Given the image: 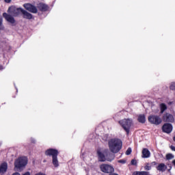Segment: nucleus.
Instances as JSON below:
<instances>
[{"mask_svg":"<svg viewBox=\"0 0 175 175\" xmlns=\"http://www.w3.org/2000/svg\"><path fill=\"white\" fill-rule=\"evenodd\" d=\"M108 146L111 152L117 154L122 148V142L119 139H111L108 142Z\"/></svg>","mask_w":175,"mask_h":175,"instance_id":"nucleus-1","label":"nucleus"},{"mask_svg":"<svg viewBox=\"0 0 175 175\" xmlns=\"http://www.w3.org/2000/svg\"><path fill=\"white\" fill-rule=\"evenodd\" d=\"M28 163V159L25 157L18 158L14 162V170L21 172L25 166Z\"/></svg>","mask_w":175,"mask_h":175,"instance_id":"nucleus-2","label":"nucleus"},{"mask_svg":"<svg viewBox=\"0 0 175 175\" xmlns=\"http://www.w3.org/2000/svg\"><path fill=\"white\" fill-rule=\"evenodd\" d=\"M119 124L122 128L126 132L127 135H129V132L131 131V128L132 125H133V121L132 119H122L119 121Z\"/></svg>","mask_w":175,"mask_h":175,"instance_id":"nucleus-3","label":"nucleus"},{"mask_svg":"<svg viewBox=\"0 0 175 175\" xmlns=\"http://www.w3.org/2000/svg\"><path fill=\"white\" fill-rule=\"evenodd\" d=\"M148 121L150 124H154V125H159L161 124L162 119L158 116L151 115L148 117Z\"/></svg>","mask_w":175,"mask_h":175,"instance_id":"nucleus-4","label":"nucleus"},{"mask_svg":"<svg viewBox=\"0 0 175 175\" xmlns=\"http://www.w3.org/2000/svg\"><path fill=\"white\" fill-rule=\"evenodd\" d=\"M100 169L103 173H113L114 172V167L109 164L100 165Z\"/></svg>","mask_w":175,"mask_h":175,"instance_id":"nucleus-5","label":"nucleus"},{"mask_svg":"<svg viewBox=\"0 0 175 175\" xmlns=\"http://www.w3.org/2000/svg\"><path fill=\"white\" fill-rule=\"evenodd\" d=\"M20 12L23 13V8H16L15 7H10L8 9V13L14 17H17Z\"/></svg>","mask_w":175,"mask_h":175,"instance_id":"nucleus-6","label":"nucleus"},{"mask_svg":"<svg viewBox=\"0 0 175 175\" xmlns=\"http://www.w3.org/2000/svg\"><path fill=\"white\" fill-rule=\"evenodd\" d=\"M45 155L48 157H52V158L58 157V150L53 148L47 149L45 151Z\"/></svg>","mask_w":175,"mask_h":175,"instance_id":"nucleus-7","label":"nucleus"},{"mask_svg":"<svg viewBox=\"0 0 175 175\" xmlns=\"http://www.w3.org/2000/svg\"><path fill=\"white\" fill-rule=\"evenodd\" d=\"M162 131L164 133H171L173 131V126L170 123H165L162 126Z\"/></svg>","mask_w":175,"mask_h":175,"instance_id":"nucleus-8","label":"nucleus"},{"mask_svg":"<svg viewBox=\"0 0 175 175\" xmlns=\"http://www.w3.org/2000/svg\"><path fill=\"white\" fill-rule=\"evenodd\" d=\"M24 8L26 9V10H28V12H30L31 13H38V9L34 5L27 3L24 4Z\"/></svg>","mask_w":175,"mask_h":175,"instance_id":"nucleus-9","label":"nucleus"},{"mask_svg":"<svg viewBox=\"0 0 175 175\" xmlns=\"http://www.w3.org/2000/svg\"><path fill=\"white\" fill-rule=\"evenodd\" d=\"M163 120L165 122H174V117L170 113H166L163 116Z\"/></svg>","mask_w":175,"mask_h":175,"instance_id":"nucleus-10","label":"nucleus"},{"mask_svg":"<svg viewBox=\"0 0 175 175\" xmlns=\"http://www.w3.org/2000/svg\"><path fill=\"white\" fill-rule=\"evenodd\" d=\"M3 17H4V18H5V20L8 21V23H10L11 24H14V23H16L14 18H13L12 15H9L7 13H3Z\"/></svg>","mask_w":175,"mask_h":175,"instance_id":"nucleus-11","label":"nucleus"},{"mask_svg":"<svg viewBox=\"0 0 175 175\" xmlns=\"http://www.w3.org/2000/svg\"><path fill=\"white\" fill-rule=\"evenodd\" d=\"M8 170V163H3L0 165V173L5 174Z\"/></svg>","mask_w":175,"mask_h":175,"instance_id":"nucleus-12","label":"nucleus"},{"mask_svg":"<svg viewBox=\"0 0 175 175\" xmlns=\"http://www.w3.org/2000/svg\"><path fill=\"white\" fill-rule=\"evenodd\" d=\"M38 8L39 10H41V12H47V10H49V6L44 3H39L38 5Z\"/></svg>","mask_w":175,"mask_h":175,"instance_id":"nucleus-13","label":"nucleus"},{"mask_svg":"<svg viewBox=\"0 0 175 175\" xmlns=\"http://www.w3.org/2000/svg\"><path fill=\"white\" fill-rule=\"evenodd\" d=\"M150 155H151L150 150L147 148H144L142 150V158H150Z\"/></svg>","mask_w":175,"mask_h":175,"instance_id":"nucleus-14","label":"nucleus"},{"mask_svg":"<svg viewBox=\"0 0 175 175\" xmlns=\"http://www.w3.org/2000/svg\"><path fill=\"white\" fill-rule=\"evenodd\" d=\"M167 169V167L165 163H160L159 165L157 167V170H159V172H165Z\"/></svg>","mask_w":175,"mask_h":175,"instance_id":"nucleus-15","label":"nucleus"},{"mask_svg":"<svg viewBox=\"0 0 175 175\" xmlns=\"http://www.w3.org/2000/svg\"><path fill=\"white\" fill-rule=\"evenodd\" d=\"M22 13L23 14L24 18H27L28 20H31V18H32V14H31L29 12L22 10Z\"/></svg>","mask_w":175,"mask_h":175,"instance_id":"nucleus-16","label":"nucleus"},{"mask_svg":"<svg viewBox=\"0 0 175 175\" xmlns=\"http://www.w3.org/2000/svg\"><path fill=\"white\" fill-rule=\"evenodd\" d=\"M52 163L55 166V167H58V166H59V164L58 163V156L52 157Z\"/></svg>","mask_w":175,"mask_h":175,"instance_id":"nucleus-17","label":"nucleus"},{"mask_svg":"<svg viewBox=\"0 0 175 175\" xmlns=\"http://www.w3.org/2000/svg\"><path fill=\"white\" fill-rule=\"evenodd\" d=\"M97 153L100 161H101L102 162H105V161H106V157H105V154H103V153H102L100 150H98Z\"/></svg>","mask_w":175,"mask_h":175,"instance_id":"nucleus-18","label":"nucleus"},{"mask_svg":"<svg viewBox=\"0 0 175 175\" xmlns=\"http://www.w3.org/2000/svg\"><path fill=\"white\" fill-rule=\"evenodd\" d=\"M138 121L142 124H144V122H146V116H144V115H139L138 117Z\"/></svg>","mask_w":175,"mask_h":175,"instance_id":"nucleus-19","label":"nucleus"},{"mask_svg":"<svg viewBox=\"0 0 175 175\" xmlns=\"http://www.w3.org/2000/svg\"><path fill=\"white\" fill-rule=\"evenodd\" d=\"M161 113H163L165 110L167 109V107L164 103L160 105Z\"/></svg>","mask_w":175,"mask_h":175,"instance_id":"nucleus-20","label":"nucleus"},{"mask_svg":"<svg viewBox=\"0 0 175 175\" xmlns=\"http://www.w3.org/2000/svg\"><path fill=\"white\" fill-rule=\"evenodd\" d=\"M166 158L167 159H173V158H174V156L172 154H167L166 155Z\"/></svg>","mask_w":175,"mask_h":175,"instance_id":"nucleus-21","label":"nucleus"},{"mask_svg":"<svg viewBox=\"0 0 175 175\" xmlns=\"http://www.w3.org/2000/svg\"><path fill=\"white\" fill-rule=\"evenodd\" d=\"M131 152H132V148H129L126 151V155H131Z\"/></svg>","mask_w":175,"mask_h":175,"instance_id":"nucleus-22","label":"nucleus"},{"mask_svg":"<svg viewBox=\"0 0 175 175\" xmlns=\"http://www.w3.org/2000/svg\"><path fill=\"white\" fill-rule=\"evenodd\" d=\"M145 170H151V165H150V163H148V165H146L144 167Z\"/></svg>","mask_w":175,"mask_h":175,"instance_id":"nucleus-23","label":"nucleus"},{"mask_svg":"<svg viewBox=\"0 0 175 175\" xmlns=\"http://www.w3.org/2000/svg\"><path fill=\"white\" fill-rule=\"evenodd\" d=\"M170 90H175V82H173L170 85Z\"/></svg>","mask_w":175,"mask_h":175,"instance_id":"nucleus-24","label":"nucleus"},{"mask_svg":"<svg viewBox=\"0 0 175 175\" xmlns=\"http://www.w3.org/2000/svg\"><path fill=\"white\" fill-rule=\"evenodd\" d=\"M139 175H148V172H139Z\"/></svg>","mask_w":175,"mask_h":175,"instance_id":"nucleus-25","label":"nucleus"},{"mask_svg":"<svg viewBox=\"0 0 175 175\" xmlns=\"http://www.w3.org/2000/svg\"><path fill=\"white\" fill-rule=\"evenodd\" d=\"M0 29H2V16H0Z\"/></svg>","mask_w":175,"mask_h":175,"instance_id":"nucleus-26","label":"nucleus"},{"mask_svg":"<svg viewBox=\"0 0 175 175\" xmlns=\"http://www.w3.org/2000/svg\"><path fill=\"white\" fill-rule=\"evenodd\" d=\"M136 163H137L136 160L133 159V160L131 161V165H136Z\"/></svg>","mask_w":175,"mask_h":175,"instance_id":"nucleus-27","label":"nucleus"},{"mask_svg":"<svg viewBox=\"0 0 175 175\" xmlns=\"http://www.w3.org/2000/svg\"><path fill=\"white\" fill-rule=\"evenodd\" d=\"M120 163H125L126 161L125 160H119Z\"/></svg>","mask_w":175,"mask_h":175,"instance_id":"nucleus-28","label":"nucleus"},{"mask_svg":"<svg viewBox=\"0 0 175 175\" xmlns=\"http://www.w3.org/2000/svg\"><path fill=\"white\" fill-rule=\"evenodd\" d=\"M170 148L172 151H175V147L174 146H171Z\"/></svg>","mask_w":175,"mask_h":175,"instance_id":"nucleus-29","label":"nucleus"},{"mask_svg":"<svg viewBox=\"0 0 175 175\" xmlns=\"http://www.w3.org/2000/svg\"><path fill=\"white\" fill-rule=\"evenodd\" d=\"M140 172H134L133 175H140Z\"/></svg>","mask_w":175,"mask_h":175,"instance_id":"nucleus-30","label":"nucleus"},{"mask_svg":"<svg viewBox=\"0 0 175 175\" xmlns=\"http://www.w3.org/2000/svg\"><path fill=\"white\" fill-rule=\"evenodd\" d=\"M6 3H10L12 2V0H4Z\"/></svg>","mask_w":175,"mask_h":175,"instance_id":"nucleus-31","label":"nucleus"},{"mask_svg":"<svg viewBox=\"0 0 175 175\" xmlns=\"http://www.w3.org/2000/svg\"><path fill=\"white\" fill-rule=\"evenodd\" d=\"M23 175H31V173H29V172H27L25 174H23Z\"/></svg>","mask_w":175,"mask_h":175,"instance_id":"nucleus-32","label":"nucleus"},{"mask_svg":"<svg viewBox=\"0 0 175 175\" xmlns=\"http://www.w3.org/2000/svg\"><path fill=\"white\" fill-rule=\"evenodd\" d=\"M31 142L33 143H36V140L35 139H33V138H31Z\"/></svg>","mask_w":175,"mask_h":175,"instance_id":"nucleus-33","label":"nucleus"},{"mask_svg":"<svg viewBox=\"0 0 175 175\" xmlns=\"http://www.w3.org/2000/svg\"><path fill=\"white\" fill-rule=\"evenodd\" d=\"M12 175H21V174H20V173H18V172H15V173L12 174Z\"/></svg>","mask_w":175,"mask_h":175,"instance_id":"nucleus-34","label":"nucleus"},{"mask_svg":"<svg viewBox=\"0 0 175 175\" xmlns=\"http://www.w3.org/2000/svg\"><path fill=\"white\" fill-rule=\"evenodd\" d=\"M172 163H173L174 165L175 166V159L172 161Z\"/></svg>","mask_w":175,"mask_h":175,"instance_id":"nucleus-35","label":"nucleus"},{"mask_svg":"<svg viewBox=\"0 0 175 175\" xmlns=\"http://www.w3.org/2000/svg\"><path fill=\"white\" fill-rule=\"evenodd\" d=\"M0 69H3V66H2V65L0 64Z\"/></svg>","mask_w":175,"mask_h":175,"instance_id":"nucleus-36","label":"nucleus"},{"mask_svg":"<svg viewBox=\"0 0 175 175\" xmlns=\"http://www.w3.org/2000/svg\"><path fill=\"white\" fill-rule=\"evenodd\" d=\"M109 175H118L117 174H109Z\"/></svg>","mask_w":175,"mask_h":175,"instance_id":"nucleus-37","label":"nucleus"},{"mask_svg":"<svg viewBox=\"0 0 175 175\" xmlns=\"http://www.w3.org/2000/svg\"><path fill=\"white\" fill-rule=\"evenodd\" d=\"M173 140H174V142H175V136H174Z\"/></svg>","mask_w":175,"mask_h":175,"instance_id":"nucleus-38","label":"nucleus"},{"mask_svg":"<svg viewBox=\"0 0 175 175\" xmlns=\"http://www.w3.org/2000/svg\"><path fill=\"white\" fill-rule=\"evenodd\" d=\"M0 146H1V144H0Z\"/></svg>","mask_w":175,"mask_h":175,"instance_id":"nucleus-39","label":"nucleus"}]
</instances>
